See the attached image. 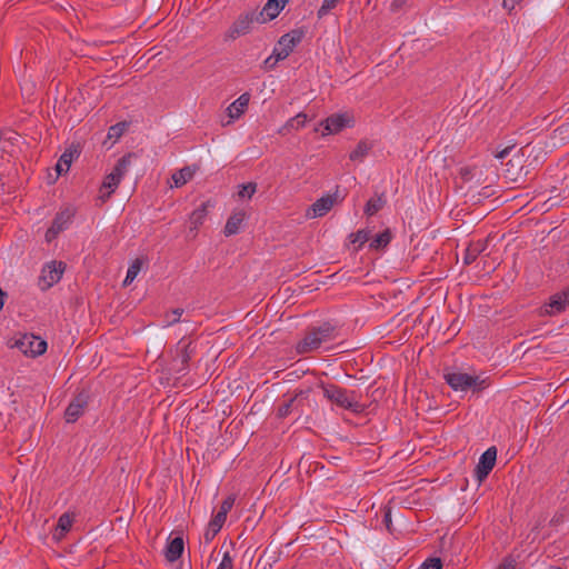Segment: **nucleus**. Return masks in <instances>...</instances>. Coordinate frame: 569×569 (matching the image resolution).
Returning a JSON list of instances; mask_svg holds the SVG:
<instances>
[{"mask_svg":"<svg viewBox=\"0 0 569 569\" xmlns=\"http://www.w3.org/2000/svg\"><path fill=\"white\" fill-rule=\"evenodd\" d=\"M338 328L331 322H323L319 327L312 328L296 345V351L299 355H306L319 349L322 343L336 340Z\"/></svg>","mask_w":569,"mask_h":569,"instance_id":"f257e3e1","label":"nucleus"},{"mask_svg":"<svg viewBox=\"0 0 569 569\" xmlns=\"http://www.w3.org/2000/svg\"><path fill=\"white\" fill-rule=\"evenodd\" d=\"M568 562H569V557L568 558H563V566L565 567H568Z\"/></svg>","mask_w":569,"mask_h":569,"instance_id":"09e8293b","label":"nucleus"},{"mask_svg":"<svg viewBox=\"0 0 569 569\" xmlns=\"http://www.w3.org/2000/svg\"><path fill=\"white\" fill-rule=\"evenodd\" d=\"M405 3V0H392L390 8L392 11H398Z\"/></svg>","mask_w":569,"mask_h":569,"instance_id":"c03bdc74","label":"nucleus"},{"mask_svg":"<svg viewBox=\"0 0 569 569\" xmlns=\"http://www.w3.org/2000/svg\"><path fill=\"white\" fill-rule=\"evenodd\" d=\"M129 124L130 123L128 121H120V122L111 126L108 130V136H107L108 139H112L113 142H116L128 130Z\"/></svg>","mask_w":569,"mask_h":569,"instance_id":"a878e982","label":"nucleus"},{"mask_svg":"<svg viewBox=\"0 0 569 569\" xmlns=\"http://www.w3.org/2000/svg\"><path fill=\"white\" fill-rule=\"evenodd\" d=\"M218 532H219V531H216V530L213 531V530H212L211 522H209L208 528H207V530H206V532H204V539H206L207 541H210V540H212V539L216 537V535H217Z\"/></svg>","mask_w":569,"mask_h":569,"instance_id":"79ce46f5","label":"nucleus"},{"mask_svg":"<svg viewBox=\"0 0 569 569\" xmlns=\"http://www.w3.org/2000/svg\"><path fill=\"white\" fill-rule=\"evenodd\" d=\"M236 498L233 496H228L220 506L219 511L228 515V512L232 509L234 505Z\"/></svg>","mask_w":569,"mask_h":569,"instance_id":"58836bf2","label":"nucleus"},{"mask_svg":"<svg viewBox=\"0 0 569 569\" xmlns=\"http://www.w3.org/2000/svg\"><path fill=\"white\" fill-rule=\"evenodd\" d=\"M391 232L389 229L378 233L370 242L371 249H380L387 247L391 241Z\"/></svg>","mask_w":569,"mask_h":569,"instance_id":"bb28decb","label":"nucleus"},{"mask_svg":"<svg viewBox=\"0 0 569 569\" xmlns=\"http://www.w3.org/2000/svg\"><path fill=\"white\" fill-rule=\"evenodd\" d=\"M174 355L171 360V369L177 373H183L189 367L190 359L194 353V347L191 341L179 340L174 348Z\"/></svg>","mask_w":569,"mask_h":569,"instance_id":"0eeeda50","label":"nucleus"},{"mask_svg":"<svg viewBox=\"0 0 569 569\" xmlns=\"http://www.w3.org/2000/svg\"><path fill=\"white\" fill-rule=\"evenodd\" d=\"M226 520H227V515L221 511H218L210 521L211 526H212V530L220 531L222 526L224 525Z\"/></svg>","mask_w":569,"mask_h":569,"instance_id":"c9c22d12","label":"nucleus"},{"mask_svg":"<svg viewBox=\"0 0 569 569\" xmlns=\"http://www.w3.org/2000/svg\"><path fill=\"white\" fill-rule=\"evenodd\" d=\"M61 231L60 230H54V226L51 224V227L47 230L46 232V239L47 241H51L52 239H54L57 237L58 233H60Z\"/></svg>","mask_w":569,"mask_h":569,"instance_id":"a19ab883","label":"nucleus"},{"mask_svg":"<svg viewBox=\"0 0 569 569\" xmlns=\"http://www.w3.org/2000/svg\"><path fill=\"white\" fill-rule=\"evenodd\" d=\"M567 292H568V296H569V289L567 290Z\"/></svg>","mask_w":569,"mask_h":569,"instance_id":"3c124183","label":"nucleus"},{"mask_svg":"<svg viewBox=\"0 0 569 569\" xmlns=\"http://www.w3.org/2000/svg\"><path fill=\"white\" fill-rule=\"evenodd\" d=\"M73 160V153L71 151H64L56 164V170L59 174L67 172Z\"/></svg>","mask_w":569,"mask_h":569,"instance_id":"cd10ccee","label":"nucleus"},{"mask_svg":"<svg viewBox=\"0 0 569 569\" xmlns=\"http://www.w3.org/2000/svg\"><path fill=\"white\" fill-rule=\"evenodd\" d=\"M249 101L250 94L248 92L242 93L227 108L229 118L231 120L239 119L246 112Z\"/></svg>","mask_w":569,"mask_h":569,"instance_id":"dca6fc26","label":"nucleus"},{"mask_svg":"<svg viewBox=\"0 0 569 569\" xmlns=\"http://www.w3.org/2000/svg\"><path fill=\"white\" fill-rule=\"evenodd\" d=\"M197 170H198L197 166H193V167L187 166L180 170H177L171 177L174 187L179 188V187H182L183 184H186L188 181H190L193 178Z\"/></svg>","mask_w":569,"mask_h":569,"instance_id":"412c9836","label":"nucleus"},{"mask_svg":"<svg viewBox=\"0 0 569 569\" xmlns=\"http://www.w3.org/2000/svg\"><path fill=\"white\" fill-rule=\"evenodd\" d=\"M383 522L386 523V527L390 530L391 525V512L388 510L383 516Z\"/></svg>","mask_w":569,"mask_h":569,"instance_id":"a18cd8bd","label":"nucleus"},{"mask_svg":"<svg viewBox=\"0 0 569 569\" xmlns=\"http://www.w3.org/2000/svg\"><path fill=\"white\" fill-rule=\"evenodd\" d=\"M246 219V212L243 210H237L228 218L223 233L227 237L237 234L240 230L242 222Z\"/></svg>","mask_w":569,"mask_h":569,"instance_id":"f3484780","label":"nucleus"},{"mask_svg":"<svg viewBox=\"0 0 569 569\" xmlns=\"http://www.w3.org/2000/svg\"><path fill=\"white\" fill-rule=\"evenodd\" d=\"M73 519L69 513H63L59 517L56 530L61 536L68 532L72 527Z\"/></svg>","mask_w":569,"mask_h":569,"instance_id":"c756f323","label":"nucleus"},{"mask_svg":"<svg viewBox=\"0 0 569 569\" xmlns=\"http://www.w3.org/2000/svg\"><path fill=\"white\" fill-rule=\"evenodd\" d=\"M497 460V448L495 446L488 448L479 458L475 468V477L481 483L491 472Z\"/></svg>","mask_w":569,"mask_h":569,"instance_id":"1a4fd4ad","label":"nucleus"},{"mask_svg":"<svg viewBox=\"0 0 569 569\" xmlns=\"http://www.w3.org/2000/svg\"><path fill=\"white\" fill-rule=\"evenodd\" d=\"M88 403V396L83 392L78 393L73 400L68 405L64 411V418L68 423L76 422L83 413Z\"/></svg>","mask_w":569,"mask_h":569,"instance_id":"f8f14e48","label":"nucleus"},{"mask_svg":"<svg viewBox=\"0 0 569 569\" xmlns=\"http://www.w3.org/2000/svg\"><path fill=\"white\" fill-rule=\"evenodd\" d=\"M497 569H513V565L511 562H503L501 565H499V567Z\"/></svg>","mask_w":569,"mask_h":569,"instance_id":"49530a36","label":"nucleus"},{"mask_svg":"<svg viewBox=\"0 0 569 569\" xmlns=\"http://www.w3.org/2000/svg\"><path fill=\"white\" fill-rule=\"evenodd\" d=\"M386 203L387 200L383 193L376 198H370L365 206V214L368 217L375 216L385 207Z\"/></svg>","mask_w":569,"mask_h":569,"instance_id":"b1692460","label":"nucleus"},{"mask_svg":"<svg viewBox=\"0 0 569 569\" xmlns=\"http://www.w3.org/2000/svg\"><path fill=\"white\" fill-rule=\"evenodd\" d=\"M296 400H297V397H291L287 401H284L282 405H280L278 408V411H277V416L279 418L288 417L293 410Z\"/></svg>","mask_w":569,"mask_h":569,"instance_id":"7c9ffc66","label":"nucleus"},{"mask_svg":"<svg viewBox=\"0 0 569 569\" xmlns=\"http://www.w3.org/2000/svg\"><path fill=\"white\" fill-rule=\"evenodd\" d=\"M521 1L522 0H503L502 7H503V9L511 12L515 9L516 4L520 3Z\"/></svg>","mask_w":569,"mask_h":569,"instance_id":"ea45409f","label":"nucleus"},{"mask_svg":"<svg viewBox=\"0 0 569 569\" xmlns=\"http://www.w3.org/2000/svg\"><path fill=\"white\" fill-rule=\"evenodd\" d=\"M319 387L322 390L323 397L337 407L353 413H361L365 411V406L359 401L358 395L355 390H348L335 383L325 382H321Z\"/></svg>","mask_w":569,"mask_h":569,"instance_id":"f03ea898","label":"nucleus"},{"mask_svg":"<svg viewBox=\"0 0 569 569\" xmlns=\"http://www.w3.org/2000/svg\"><path fill=\"white\" fill-rule=\"evenodd\" d=\"M217 569H233V559L229 551L223 553L222 560L220 561Z\"/></svg>","mask_w":569,"mask_h":569,"instance_id":"4c0bfd02","label":"nucleus"},{"mask_svg":"<svg viewBox=\"0 0 569 569\" xmlns=\"http://www.w3.org/2000/svg\"><path fill=\"white\" fill-rule=\"evenodd\" d=\"M443 379L455 391L466 392L471 390L472 392H480L489 386L487 378L482 379L479 376L460 371L446 372Z\"/></svg>","mask_w":569,"mask_h":569,"instance_id":"20e7f679","label":"nucleus"},{"mask_svg":"<svg viewBox=\"0 0 569 569\" xmlns=\"http://www.w3.org/2000/svg\"><path fill=\"white\" fill-rule=\"evenodd\" d=\"M567 306H569V296L567 290H565L551 298L549 303L550 310H548V312L550 315L559 313L565 310Z\"/></svg>","mask_w":569,"mask_h":569,"instance_id":"5701e85b","label":"nucleus"},{"mask_svg":"<svg viewBox=\"0 0 569 569\" xmlns=\"http://www.w3.org/2000/svg\"><path fill=\"white\" fill-rule=\"evenodd\" d=\"M133 157H134L133 153H127V154L122 156L120 159H118L112 171L106 176V178L101 184L100 196H99V199H101L102 202H106L111 197V194L116 191V189L120 184L122 178L128 172V169L131 164V159Z\"/></svg>","mask_w":569,"mask_h":569,"instance_id":"7ed1b4c3","label":"nucleus"},{"mask_svg":"<svg viewBox=\"0 0 569 569\" xmlns=\"http://www.w3.org/2000/svg\"><path fill=\"white\" fill-rule=\"evenodd\" d=\"M349 121L350 119L345 114H332L322 122L325 127V133H338L348 126Z\"/></svg>","mask_w":569,"mask_h":569,"instance_id":"2eb2a0df","label":"nucleus"},{"mask_svg":"<svg viewBox=\"0 0 569 569\" xmlns=\"http://www.w3.org/2000/svg\"><path fill=\"white\" fill-rule=\"evenodd\" d=\"M74 216H76L74 207L66 206V207L61 208L57 212V214L52 221V224L54 226V230H60V231L66 230L72 222Z\"/></svg>","mask_w":569,"mask_h":569,"instance_id":"4468645a","label":"nucleus"},{"mask_svg":"<svg viewBox=\"0 0 569 569\" xmlns=\"http://www.w3.org/2000/svg\"><path fill=\"white\" fill-rule=\"evenodd\" d=\"M184 310L182 308H176L171 311H168L164 313V322L166 326H173L174 323L180 321L181 316L183 315Z\"/></svg>","mask_w":569,"mask_h":569,"instance_id":"2f4dec72","label":"nucleus"},{"mask_svg":"<svg viewBox=\"0 0 569 569\" xmlns=\"http://www.w3.org/2000/svg\"><path fill=\"white\" fill-rule=\"evenodd\" d=\"M511 149H513V147H507V148L502 149L501 151L496 153V158L503 159L505 157H507L510 153Z\"/></svg>","mask_w":569,"mask_h":569,"instance_id":"37998d69","label":"nucleus"},{"mask_svg":"<svg viewBox=\"0 0 569 569\" xmlns=\"http://www.w3.org/2000/svg\"><path fill=\"white\" fill-rule=\"evenodd\" d=\"M337 202V192L333 194H326L317 199L307 210V217L318 218L326 216Z\"/></svg>","mask_w":569,"mask_h":569,"instance_id":"9b49d317","label":"nucleus"},{"mask_svg":"<svg viewBox=\"0 0 569 569\" xmlns=\"http://www.w3.org/2000/svg\"><path fill=\"white\" fill-rule=\"evenodd\" d=\"M351 243H358L359 248L365 244L370 239V231L369 230H358L355 233H351L349 236Z\"/></svg>","mask_w":569,"mask_h":569,"instance_id":"473e14b6","label":"nucleus"},{"mask_svg":"<svg viewBox=\"0 0 569 569\" xmlns=\"http://www.w3.org/2000/svg\"><path fill=\"white\" fill-rule=\"evenodd\" d=\"M551 569H562V568L558 567V566H552Z\"/></svg>","mask_w":569,"mask_h":569,"instance_id":"8fccbe9b","label":"nucleus"},{"mask_svg":"<svg viewBox=\"0 0 569 569\" xmlns=\"http://www.w3.org/2000/svg\"><path fill=\"white\" fill-rule=\"evenodd\" d=\"M339 1L340 0H323L322 4L320 6V8L317 11V17L319 19H322L323 17L329 14L330 11L337 7Z\"/></svg>","mask_w":569,"mask_h":569,"instance_id":"72a5a7b5","label":"nucleus"},{"mask_svg":"<svg viewBox=\"0 0 569 569\" xmlns=\"http://www.w3.org/2000/svg\"><path fill=\"white\" fill-rule=\"evenodd\" d=\"M307 114L303 112L290 118L279 130V134H287L290 130H299L306 126Z\"/></svg>","mask_w":569,"mask_h":569,"instance_id":"4be33fe9","label":"nucleus"},{"mask_svg":"<svg viewBox=\"0 0 569 569\" xmlns=\"http://www.w3.org/2000/svg\"><path fill=\"white\" fill-rule=\"evenodd\" d=\"M142 261L140 259H136L127 270L126 278L123 280V286H129L138 276L141 270Z\"/></svg>","mask_w":569,"mask_h":569,"instance_id":"c85d7f7f","label":"nucleus"},{"mask_svg":"<svg viewBox=\"0 0 569 569\" xmlns=\"http://www.w3.org/2000/svg\"><path fill=\"white\" fill-rule=\"evenodd\" d=\"M289 1L290 0H268L258 12L260 16L259 21L268 22L276 19Z\"/></svg>","mask_w":569,"mask_h":569,"instance_id":"ddd939ff","label":"nucleus"},{"mask_svg":"<svg viewBox=\"0 0 569 569\" xmlns=\"http://www.w3.org/2000/svg\"><path fill=\"white\" fill-rule=\"evenodd\" d=\"M64 271V264L62 262L51 261L47 263L39 278V286L42 290L51 288L57 283Z\"/></svg>","mask_w":569,"mask_h":569,"instance_id":"9d476101","label":"nucleus"},{"mask_svg":"<svg viewBox=\"0 0 569 569\" xmlns=\"http://www.w3.org/2000/svg\"><path fill=\"white\" fill-rule=\"evenodd\" d=\"M238 196L240 198H248L250 199L257 191V183L256 182H248L239 186Z\"/></svg>","mask_w":569,"mask_h":569,"instance_id":"f704fd0d","label":"nucleus"},{"mask_svg":"<svg viewBox=\"0 0 569 569\" xmlns=\"http://www.w3.org/2000/svg\"><path fill=\"white\" fill-rule=\"evenodd\" d=\"M12 347L19 349L28 357H38L46 352L47 342L38 336L26 333L17 339Z\"/></svg>","mask_w":569,"mask_h":569,"instance_id":"6e6552de","label":"nucleus"},{"mask_svg":"<svg viewBox=\"0 0 569 569\" xmlns=\"http://www.w3.org/2000/svg\"><path fill=\"white\" fill-rule=\"evenodd\" d=\"M210 207H213V204L210 201H206L190 213L189 220L191 230H197L203 224Z\"/></svg>","mask_w":569,"mask_h":569,"instance_id":"6ab92c4d","label":"nucleus"},{"mask_svg":"<svg viewBox=\"0 0 569 569\" xmlns=\"http://www.w3.org/2000/svg\"><path fill=\"white\" fill-rule=\"evenodd\" d=\"M488 240H478L470 242L466 249L463 261L466 264H471L478 256L483 252L487 248Z\"/></svg>","mask_w":569,"mask_h":569,"instance_id":"aec40b11","label":"nucleus"},{"mask_svg":"<svg viewBox=\"0 0 569 569\" xmlns=\"http://www.w3.org/2000/svg\"><path fill=\"white\" fill-rule=\"evenodd\" d=\"M371 143L367 140H361L357 147L350 152L349 158L351 161H362L371 149Z\"/></svg>","mask_w":569,"mask_h":569,"instance_id":"393cba45","label":"nucleus"},{"mask_svg":"<svg viewBox=\"0 0 569 569\" xmlns=\"http://www.w3.org/2000/svg\"><path fill=\"white\" fill-rule=\"evenodd\" d=\"M420 569H442V562L440 558L427 559L420 567Z\"/></svg>","mask_w":569,"mask_h":569,"instance_id":"e433bc0d","label":"nucleus"},{"mask_svg":"<svg viewBox=\"0 0 569 569\" xmlns=\"http://www.w3.org/2000/svg\"><path fill=\"white\" fill-rule=\"evenodd\" d=\"M259 19L260 16L257 11H248L239 14L224 33V40H236L239 37L248 34L254 23H263L259 21Z\"/></svg>","mask_w":569,"mask_h":569,"instance_id":"39448f33","label":"nucleus"},{"mask_svg":"<svg viewBox=\"0 0 569 569\" xmlns=\"http://www.w3.org/2000/svg\"><path fill=\"white\" fill-rule=\"evenodd\" d=\"M4 296H6V292L2 291V289L0 288V310L2 309L3 307V303H4Z\"/></svg>","mask_w":569,"mask_h":569,"instance_id":"de8ad7c7","label":"nucleus"},{"mask_svg":"<svg viewBox=\"0 0 569 569\" xmlns=\"http://www.w3.org/2000/svg\"><path fill=\"white\" fill-rule=\"evenodd\" d=\"M303 36L305 32L301 29H295L281 36L272 52V56L276 57V61H280L289 57L295 48L302 41Z\"/></svg>","mask_w":569,"mask_h":569,"instance_id":"423d86ee","label":"nucleus"},{"mask_svg":"<svg viewBox=\"0 0 569 569\" xmlns=\"http://www.w3.org/2000/svg\"><path fill=\"white\" fill-rule=\"evenodd\" d=\"M183 547L184 542L182 537L178 536L171 539L166 547V559L169 562H174L176 560H178L183 552Z\"/></svg>","mask_w":569,"mask_h":569,"instance_id":"a211bd4d","label":"nucleus"}]
</instances>
